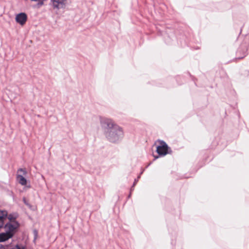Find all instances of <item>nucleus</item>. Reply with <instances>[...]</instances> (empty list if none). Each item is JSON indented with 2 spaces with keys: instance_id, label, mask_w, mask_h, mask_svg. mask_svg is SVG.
Listing matches in <instances>:
<instances>
[{
  "instance_id": "f257e3e1",
  "label": "nucleus",
  "mask_w": 249,
  "mask_h": 249,
  "mask_svg": "<svg viewBox=\"0 0 249 249\" xmlns=\"http://www.w3.org/2000/svg\"><path fill=\"white\" fill-rule=\"evenodd\" d=\"M100 123L104 129V134L107 140L111 142L116 143L121 140L124 136L122 127L116 124L109 118H101Z\"/></svg>"
},
{
  "instance_id": "f03ea898",
  "label": "nucleus",
  "mask_w": 249,
  "mask_h": 249,
  "mask_svg": "<svg viewBox=\"0 0 249 249\" xmlns=\"http://www.w3.org/2000/svg\"><path fill=\"white\" fill-rule=\"evenodd\" d=\"M157 142L159 143V145L156 147V151L160 156H163L168 153V149L169 147L166 143L160 140H158Z\"/></svg>"
},
{
  "instance_id": "7ed1b4c3",
  "label": "nucleus",
  "mask_w": 249,
  "mask_h": 249,
  "mask_svg": "<svg viewBox=\"0 0 249 249\" xmlns=\"http://www.w3.org/2000/svg\"><path fill=\"white\" fill-rule=\"evenodd\" d=\"M18 227L19 223L18 221H15L14 224L9 222L3 226L4 228L6 230L5 231H6L12 237L15 234L16 231Z\"/></svg>"
},
{
  "instance_id": "20e7f679",
  "label": "nucleus",
  "mask_w": 249,
  "mask_h": 249,
  "mask_svg": "<svg viewBox=\"0 0 249 249\" xmlns=\"http://www.w3.org/2000/svg\"><path fill=\"white\" fill-rule=\"evenodd\" d=\"M67 0H51L50 4L53 9H64L67 5Z\"/></svg>"
},
{
  "instance_id": "39448f33",
  "label": "nucleus",
  "mask_w": 249,
  "mask_h": 249,
  "mask_svg": "<svg viewBox=\"0 0 249 249\" xmlns=\"http://www.w3.org/2000/svg\"><path fill=\"white\" fill-rule=\"evenodd\" d=\"M15 19L17 23L23 25L27 21V16L25 13H20L16 16Z\"/></svg>"
},
{
  "instance_id": "423d86ee",
  "label": "nucleus",
  "mask_w": 249,
  "mask_h": 249,
  "mask_svg": "<svg viewBox=\"0 0 249 249\" xmlns=\"http://www.w3.org/2000/svg\"><path fill=\"white\" fill-rule=\"evenodd\" d=\"M248 46L246 44H242L240 47L238 49L237 51V54H241V56L239 57V58H243L244 57L247 53Z\"/></svg>"
},
{
  "instance_id": "0eeeda50",
  "label": "nucleus",
  "mask_w": 249,
  "mask_h": 249,
  "mask_svg": "<svg viewBox=\"0 0 249 249\" xmlns=\"http://www.w3.org/2000/svg\"><path fill=\"white\" fill-rule=\"evenodd\" d=\"M11 238L12 237L6 231L0 233V243L4 242Z\"/></svg>"
},
{
  "instance_id": "6e6552de",
  "label": "nucleus",
  "mask_w": 249,
  "mask_h": 249,
  "mask_svg": "<svg viewBox=\"0 0 249 249\" xmlns=\"http://www.w3.org/2000/svg\"><path fill=\"white\" fill-rule=\"evenodd\" d=\"M17 178L19 180V183L22 185H25L27 184L26 179L22 175H18Z\"/></svg>"
},
{
  "instance_id": "1a4fd4ad",
  "label": "nucleus",
  "mask_w": 249,
  "mask_h": 249,
  "mask_svg": "<svg viewBox=\"0 0 249 249\" xmlns=\"http://www.w3.org/2000/svg\"><path fill=\"white\" fill-rule=\"evenodd\" d=\"M8 218L9 219V220L10 221H15V219H16V217H14L12 214H9L8 215Z\"/></svg>"
},
{
  "instance_id": "9d476101",
  "label": "nucleus",
  "mask_w": 249,
  "mask_h": 249,
  "mask_svg": "<svg viewBox=\"0 0 249 249\" xmlns=\"http://www.w3.org/2000/svg\"><path fill=\"white\" fill-rule=\"evenodd\" d=\"M18 172H22L23 174L24 175H26L27 174V171H26V170L25 169L19 168V169H18Z\"/></svg>"
},
{
  "instance_id": "9b49d317",
  "label": "nucleus",
  "mask_w": 249,
  "mask_h": 249,
  "mask_svg": "<svg viewBox=\"0 0 249 249\" xmlns=\"http://www.w3.org/2000/svg\"><path fill=\"white\" fill-rule=\"evenodd\" d=\"M140 178V176H139L138 177V178H135V180H134V181L133 182V185H132V187H134V186L136 185V184H137V182L139 180V179Z\"/></svg>"
},
{
  "instance_id": "f8f14e48",
  "label": "nucleus",
  "mask_w": 249,
  "mask_h": 249,
  "mask_svg": "<svg viewBox=\"0 0 249 249\" xmlns=\"http://www.w3.org/2000/svg\"><path fill=\"white\" fill-rule=\"evenodd\" d=\"M9 249H18V245H16L14 247L9 248Z\"/></svg>"
},
{
  "instance_id": "ddd939ff",
  "label": "nucleus",
  "mask_w": 249,
  "mask_h": 249,
  "mask_svg": "<svg viewBox=\"0 0 249 249\" xmlns=\"http://www.w3.org/2000/svg\"><path fill=\"white\" fill-rule=\"evenodd\" d=\"M18 249H26V248L25 246H21V247L18 245Z\"/></svg>"
},
{
  "instance_id": "4468645a",
  "label": "nucleus",
  "mask_w": 249,
  "mask_h": 249,
  "mask_svg": "<svg viewBox=\"0 0 249 249\" xmlns=\"http://www.w3.org/2000/svg\"><path fill=\"white\" fill-rule=\"evenodd\" d=\"M0 249H5V248L3 245L0 244Z\"/></svg>"
},
{
  "instance_id": "2eb2a0df",
  "label": "nucleus",
  "mask_w": 249,
  "mask_h": 249,
  "mask_svg": "<svg viewBox=\"0 0 249 249\" xmlns=\"http://www.w3.org/2000/svg\"><path fill=\"white\" fill-rule=\"evenodd\" d=\"M23 200L24 203L26 205H28V203L26 202V199H25V198H23Z\"/></svg>"
},
{
  "instance_id": "dca6fc26",
  "label": "nucleus",
  "mask_w": 249,
  "mask_h": 249,
  "mask_svg": "<svg viewBox=\"0 0 249 249\" xmlns=\"http://www.w3.org/2000/svg\"><path fill=\"white\" fill-rule=\"evenodd\" d=\"M134 190V187H132V186L130 188V192H132V191H133Z\"/></svg>"
},
{
  "instance_id": "f3484780",
  "label": "nucleus",
  "mask_w": 249,
  "mask_h": 249,
  "mask_svg": "<svg viewBox=\"0 0 249 249\" xmlns=\"http://www.w3.org/2000/svg\"><path fill=\"white\" fill-rule=\"evenodd\" d=\"M159 158V156H154V160L157 159Z\"/></svg>"
},
{
  "instance_id": "a211bd4d",
  "label": "nucleus",
  "mask_w": 249,
  "mask_h": 249,
  "mask_svg": "<svg viewBox=\"0 0 249 249\" xmlns=\"http://www.w3.org/2000/svg\"><path fill=\"white\" fill-rule=\"evenodd\" d=\"M131 192H130V194H129V196H128V198H129V197H130V196H131Z\"/></svg>"
},
{
  "instance_id": "6ab92c4d",
  "label": "nucleus",
  "mask_w": 249,
  "mask_h": 249,
  "mask_svg": "<svg viewBox=\"0 0 249 249\" xmlns=\"http://www.w3.org/2000/svg\"><path fill=\"white\" fill-rule=\"evenodd\" d=\"M143 171L141 172V174H142Z\"/></svg>"
}]
</instances>
